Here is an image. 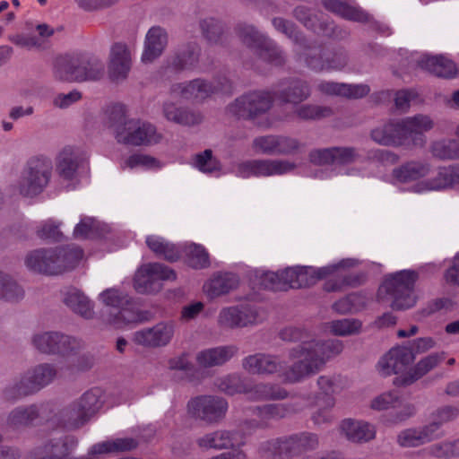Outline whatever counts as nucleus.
Wrapping results in <instances>:
<instances>
[{"instance_id": "6ab92c4d", "label": "nucleus", "mask_w": 459, "mask_h": 459, "mask_svg": "<svg viewBox=\"0 0 459 459\" xmlns=\"http://www.w3.org/2000/svg\"><path fill=\"white\" fill-rule=\"evenodd\" d=\"M33 345L46 354L70 355L81 347V342L58 332H44L32 338Z\"/></svg>"}, {"instance_id": "c03bdc74", "label": "nucleus", "mask_w": 459, "mask_h": 459, "mask_svg": "<svg viewBox=\"0 0 459 459\" xmlns=\"http://www.w3.org/2000/svg\"><path fill=\"white\" fill-rule=\"evenodd\" d=\"M147 247L157 255L164 257L168 261H176L180 255L179 247L166 241L163 238L150 235L146 238Z\"/></svg>"}, {"instance_id": "37998d69", "label": "nucleus", "mask_w": 459, "mask_h": 459, "mask_svg": "<svg viewBox=\"0 0 459 459\" xmlns=\"http://www.w3.org/2000/svg\"><path fill=\"white\" fill-rule=\"evenodd\" d=\"M163 113L168 120L185 126L195 125L201 120L199 114L183 109L171 100L164 103Z\"/></svg>"}, {"instance_id": "1a4fd4ad", "label": "nucleus", "mask_w": 459, "mask_h": 459, "mask_svg": "<svg viewBox=\"0 0 459 459\" xmlns=\"http://www.w3.org/2000/svg\"><path fill=\"white\" fill-rule=\"evenodd\" d=\"M218 388L227 394H244L251 401L281 400L287 397V392L277 385H253L241 379L238 375H229L217 382Z\"/></svg>"}, {"instance_id": "c85d7f7f", "label": "nucleus", "mask_w": 459, "mask_h": 459, "mask_svg": "<svg viewBox=\"0 0 459 459\" xmlns=\"http://www.w3.org/2000/svg\"><path fill=\"white\" fill-rule=\"evenodd\" d=\"M238 283L239 279L237 274L230 272H218L204 282L203 290L208 298L215 299L235 290Z\"/></svg>"}, {"instance_id": "f8f14e48", "label": "nucleus", "mask_w": 459, "mask_h": 459, "mask_svg": "<svg viewBox=\"0 0 459 459\" xmlns=\"http://www.w3.org/2000/svg\"><path fill=\"white\" fill-rule=\"evenodd\" d=\"M296 168L297 164L289 160L264 159L236 163L230 172L241 178L275 177L292 173Z\"/></svg>"}, {"instance_id": "b1692460", "label": "nucleus", "mask_w": 459, "mask_h": 459, "mask_svg": "<svg viewBox=\"0 0 459 459\" xmlns=\"http://www.w3.org/2000/svg\"><path fill=\"white\" fill-rule=\"evenodd\" d=\"M56 368L48 363L39 364L26 371L16 387L20 394H29L49 385L56 377Z\"/></svg>"}, {"instance_id": "c9c22d12", "label": "nucleus", "mask_w": 459, "mask_h": 459, "mask_svg": "<svg viewBox=\"0 0 459 459\" xmlns=\"http://www.w3.org/2000/svg\"><path fill=\"white\" fill-rule=\"evenodd\" d=\"M117 163L122 170L157 171L163 167L160 160L143 153H134L128 157H122Z\"/></svg>"}, {"instance_id": "9b49d317", "label": "nucleus", "mask_w": 459, "mask_h": 459, "mask_svg": "<svg viewBox=\"0 0 459 459\" xmlns=\"http://www.w3.org/2000/svg\"><path fill=\"white\" fill-rule=\"evenodd\" d=\"M104 403V392L100 388H92L61 412L64 425L77 428L93 417Z\"/></svg>"}, {"instance_id": "72a5a7b5", "label": "nucleus", "mask_w": 459, "mask_h": 459, "mask_svg": "<svg viewBox=\"0 0 459 459\" xmlns=\"http://www.w3.org/2000/svg\"><path fill=\"white\" fill-rule=\"evenodd\" d=\"M318 90L326 95L342 96L351 99H358L366 96L369 92L367 84H347L333 82H322L317 86Z\"/></svg>"}, {"instance_id": "f03ea898", "label": "nucleus", "mask_w": 459, "mask_h": 459, "mask_svg": "<svg viewBox=\"0 0 459 459\" xmlns=\"http://www.w3.org/2000/svg\"><path fill=\"white\" fill-rule=\"evenodd\" d=\"M359 154L351 147H333L314 150L309 153V161L316 166L325 167L316 169L307 176L316 179H330L338 175L351 177H368L370 172L355 168L351 164L358 160Z\"/></svg>"}, {"instance_id": "9d476101", "label": "nucleus", "mask_w": 459, "mask_h": 459, "mask_svg": "<svg viewBox=\"0 0 459 459\" xmlns=\"http://www.w3.org/2000/svg\"><path fill=\"white\" fill-rule=\"evenodd\" d=\"M117 143L130 146H151L160 142L162 135L156 126L136 118L119 120L114 126Z\"/></svg>"}, {"instance_id": "8fccbe9b", "label": "nucleus", "mask_w": 459, "mask_h": 459, "mask_svg": "<svg viewBox=\"0 0 459 459\" xmlns=\"http://www.w3.org/2000/svg\"><path fill=\"white\" fill-rule=\"evenodd\" d=\"M39 415V409L37 405L16 408L9 414L7 424L10 428L19 429L30 424Z\"/></svg>"}, {"instance_id": "473e14b6", "label": "nucleus", "mask_w": 459, "mask_h": 459, "mask_svg": "<svg viewBox=\"0 0 459 459\" xmlns=\"http://www.w3.org/2000/svg\"><path fill=\"white\" fill-rule=\"evenodd\" d=\"M371 139L385 146H400L404 143L403 132L399 122L390 121L378 126L371 131Z\"/></svg>"}, {"instance_id": "09e8293b", "label": "nucleus", "mask_w": 459, "mask_h": 459, "mask_svg": "<svg viewBox=\"0 0 459 459\" xmlns=\"http://www.w3.org/2000/svg\"><path fill=\"white\" fill-rule=\"evenodd\" d=\"M317 385L325 397H333L349 386V380L340 375H325L319 377Z\"/></svg>"}, {"instance_id": "79ce46f5", "label": "nucleus", "mask_w": 459, "mask_h": 459, "mask_svg": "<svg viewBox=\"0 0 459 459\" xmlns=\"http://www.w3.org/2000/svg\"><path fill=\"white\" fill-rule=\"evenodd\" d=\"M236 441V434L228 430H218L198 438L197 444L204 449H224L232 446Z\"/></svg>"}, {"instance_id": "a878e982", "label": "nucleus", "mask_w": 459, "mask_h": 459, "mask_svg": "<svg viewBox=\"0 0 459 459\" xmlns=\"http://www.w3.org/2000/svg\"><path fill=\"white\" fill-rule=\"evenodd\" d=\"M168 42L169 34L165 28L158 25L151 27L144 37L141 62L144 65L153 63L163 54Z\"/></svg>"}, {"instance_id": "ea45409f", "label": "nucleus", "mask_w": 459, "mask_h": 459, "mask_svg": "<svg viewBox=\"0 0 459 459\" xmlns=\"http://www.w3.org/2000/svg\"><path fill=\"white\" fill-rule=\"evenodd\" d=\"M200 48L195 43L182 46L172 57L170 65L177 70H189L196 66Z\"/></svg>"}, {"instance_id": "c756f323", "label": "nucleus", "mask_w": 459, "mask_h": 459, "mask_svg": "<svg viewBox=\"0 0 459 459\" xmlns=\"http://www.w3.org/2000/svg\"><path fill=\"white\" fill-rule=\"evenodd\" d=\"M218 91L204 80L197 79L188 82L174 84L171 88V98L180 97L184 100H202Z\"/></svg>"}, {"instance_id": "4468645a", "label": "nucleus", "mask_w": 459, "mask_h": 459, "mask_svg": "<svg viewBox=\"0 0 459 459\" xmlns=\"http://www.w3.org/2000/svg\"><path fill=\"white\" fill-rule=\"evenodd\" d=\"M318 444L317 435L303 432L284 439L269 441L263 446V449L264 452H270L273 455H278L281 458H288L314 450L318 446Z\"/></svg>"}, {"instance_id": "e2e57ef3", "label": "nucleus", "mask_w": 459, "mask_h": 459, "mask_svg": "<svg viewBox=\"0 0 459 459\" xmlns=\"http://www.w3.org/2000/svg\"><path fill=\"white\" fill-rule=\"evenodd\" d=\"M202 31L206 39L212 44L221 41L223 28L221 23L214 18H205L200 23Z\"/></svg>"}, {"instance_id": "4d7b16f0", "label": "nucleus", "mask_w": 459, "mask_h": 459, "mask_svg": "<svg viewBox=\"0 0 459 459\" xmlns=\"http://www.w3.org/2000/svg\"><path fill=\"white\" fill-rule=\"evenodd\" d=\"M400 401L399 394L394 390H389L374 396L369 402V408L376 411L394 409Z\"/></svg>"}, {"instance_id": "bf43d9fd", "label": "nucleus", "mask_w": 459, "mask_h": 459, "mask_svg": "<svg viewBox=\"0 0 459 459\" xmlns=\"http://www.w3.org/2000/svg\"><path fill=\"white\" fill-rule=\"evenodd\" d=\"M335 404L333 397L318 398L316 405L318 409L313 413L312 420L316 425L330 422L333 420L331 410Z\"/></svg>"}, {"instance_id": "7c9ffc66", "label": "nucleus", "mask_w": 459, "mask_h": 459, "mask_svg": "<svg viewBox=\"0 0 459 459\" xmlns=\"http://www.w3.org/2000/svg\"><path fill=\"white\" fill-rule=\"evenodd\" d=\"M445 359V353H432L421 359L413 368H410L405 376L394 379L396 386H407L425 376L431 369L436 368Z\"/></svg>"}, {"instance_id": "0eeeda50", "label": "nucleus", "mask_w": 459, "mask_h": 459, "mask_svg": "<svg viewBox=\"0 0 459 459\" xmlns=\"http://www.w3.org/2000/svg\"><path fill=\"white\" fill-rule=\"evenodd\" d=\"M429 171L428 162L411 160L394 169L385 180L402 192L423 195L435 192L436 175L425 178Z\"/></svg>"}, {"instance_id": "a18cd8bd", "label": "nucleus", "mask_w": 459, "mask_h": 459, "mask_svg": "<svg viewBox=\"0 0 459 459\" xmlns=\"http://www.w3.org/2000/svg\"><path fill=\"white\" fill-rule=\"evenodd\" d=\"M459 190V165L440 167L436 173L435 192Z\"/></svg>"}, {"instance_id": "7ed1b4c3", "label": "nucleus", "mask_w": 459, "mask_h": 459, "mask_svg": "<svg viewBox=\"0 0 459 459\" xmlns=\"http://www.w3.org/2000/svg\"><path fill=\"white\" fill-rule=\"evenodd\" d=\"M98 300L105 307L102 321L115 328H123L148 319L136 301L122 288L112 287L101 291Z\"/></svg>"}, {"instance_id": "e433bc0d", "label": "nucleus", "mask_w": 459, "mask_h": 459, "mask_svg": "<svg viewBox=\"0 0 459 459\" xmlns=\"http://www.w3.org/2000/svg\"><path fill=\"white\" fill-rule=\"evenodd\" d=\"M237 351L238 348L234 345L207 349L197 354L196 360L203 367L219 366L230 360Z\"/></svg>"}, {"instance_id": "ddd939ff", "label": "nucleus", "mask_w": 459, "mask_h": 459, "mask_svg": "<svg viewBox=\"0 0 459 459\" xmlns=\"http://www.w3.org/2000/svg\"><path fill=\"white\" fill-rule=\"evenodd\" d=\"M174 270L160 263H149L138 268L134 278L135 290L142 294L157 293L162 289L165 281H175Z\"/></svg>"}, {"instance_id": "69168bd1", "label": "nucleus", "mask_w": 459, "mask_h": 459, "mask_svg": "<svg viewBox=\"0 0 459 459\" xmlns=\"http://www.w3.org/2000/svg\"><path fill=\"white\" fill-rule=\"evenodd\" d=\"M255 152L259 154H277V135L259 136L254 139L252 144Z\"/></svg>"}, {"instance_id": "13d9d810", "label": "nucleus", "mask_w": 459, "mask_h": 459, "mask_svg": "<svg viewBox=\"0 0 459 459\" xmlns=\"http://www.w3.org/2000/svg\"><path fill=\"white\" fill-rule=\"evenodd\" d=\"M22 297V289L8 275L0 273V299L16 301Z\"/></svg>"}, {"instance_id": "5fc2aeb1", "label": "nucleus", "mask_w": 459, "mask_h": 459, "mask_svg": "<svg viewBox=\"0 0 459 459\" xmlns=\"http://www.w3.org/2000/svg\"><path fill=\"white\" fill-rule=\"evenodd\" d=\"M367 298L360 293L350 294L333 305V309L340 314L354 313L367 305Z\"/></svg>"}, {"instance_id": "bb28decb", "label": "nucleus", "mask_w": 459, "mask_h": 459, "mask_svg": "<svg viewBox=\"0 0 459 459\" xmlns=\"http://www.w3.org/2000/svg\"><path fill=\"white\" fill-rule=\"evenodd\" d=\"M403 140L410 139L414 145L423 146L426 143L425 133L434 127V121L429 116L416 115L399 122Z\"/></svg>"}, {"instance_id": "774afa93", "label": "nucleus", "mask_w": 459, "mask_h": 459, "mask_svg": "<svg viewBox=\"0 0 459 459\" xmlns=\"http://www.w3.org/2000/svg\"><path fill=\"white\" fill-rule=\"evenodd\" d=\"M8 39L18 48L30 50L42 46V40L30 33L19 32L8 37Z\"/></svg>"}, {"instance_id": "603ef678", "label": "nucleus", "mask_w": 459, "mask_h": 459, "mask_svg": "<svg viewBox=\"0 0 459 459\" xmlns=\"http://www.w3.org/2000/svg\"><path fill=\"white\" fill-rule=\"evenodd\" d=\"M430 152L440 160L459 159V143L454 139L434 141L430 145Z\"/></svg>"}, {"instance_id": "4c0bfd02", "label": "nucleus", "mask_w": 459, "mask_h": 459, "mask_svg": "<svg viewBox=\"0 0 459 459\" xmlns=\"http://www.w3.org/2000/svg\"><path fill=\"white\" fill-rule=\"evenodd\" d=\"M64 302L74 312L84 318L92 317L93 304L80 290L69 289L64 296Z\"/></svg>"}, {"instance_id": "393cba45", "label": "nucleus", "mask_w": 459, "mask_h": 459, "mask_svg": "<svg viewBox=\"0 0 459 459\" xmlns=\"http://www.w3.org/2000/svg\"><path fill=\"white\" fill-rule=\"evenodd\" d=\"M357 264L356 259L345 258L322 267L299 266V273H296L298 280L290 281V282H293L294 286L298 288L308 287L322 279L335 274L341 268L352 267Z\"/></svg>"}, {"instance_id": "f257e3e1", "label": "nucleus", "mask_w": 459, "mask_h": 459, "mask_svg": "<svg viewBox=\"0 0 459 459\" xmlns=\"http://www.w3.org/2000/svg\"><path fill=\"white\" fill-rule=\"evenodd\" d=\"M280 334L283 341L299 342L289 351L291 365H285L275 356L257 353L245 358L243 368L253 374L278 373L284 381L297 383L316 374L328 359L340 354L343 348L341 341H321L300 327H286Z\"/></svg>"}, {"instance_id": "49530a36", "label": "nucleus", "mask_w": 459, "mask_h": 459, "mask_svg": "<svg viewBox=\"0 0 459 459\" xmlns=\"http://www.w3.org/2000/svg\"><path fill=\"white\" fill-rule=\"evenodd\" d=\"M83 64L88 65V70H80L74 74H69L68 75H63L58 72L60 77L65 79H77L79 82H82L87 80H98L102 76L104 65L98 57L88 56L85 61H83Z\"/></svg>"}, {"instance_id": "0e129e2a", "label": "nucleus", "mask_w": 459, "mask_h": 459, "mask_svg": "<svg viewBox=\"0 0 459 459\" xmlns=\"http://www.w3.org/2000/svg\"><path fill=\"white\" fill-rule=\"evenodd\" d=\"M61 226L62 223L54 219L43 221L37 227V236L42 239L57 240L62 235Z\"/></svg>"}, {"instance_id": "5701e85b", "label": "nucleus", "mask_w": 459, "mask_h": 459, "mask_svg": "<svg viewBox=\"0 0 459 459\" xmlns=\"http://www.w3.org/2000/svg\"><path fill=\"white\" fill-rule=\"evenodd\" d=\"M260 320L258 308L250 304L223 307L218 316V324L230 329L253 325Z\"/></svg>"}, {"instance_id": "cd10ccee", "label": "nucleus", "mask_w": 459, "mask_h": 459, "mask_svg": "<svg viewBox=\"0 0 459 459\" xmlns=\"http://www.w3.org/2000/svg\"><path fill=\"white\" fill-rule=\"evenodd\" d=\"M339 429L352 443H366L375 438V425L358 419H344L339 424Z\"/></svg>"}, {"instance_id": "6e6552de", "label": "nucleus", "mask_w": 459, "mask_h": 459, "mask_svg": "<svg viewBox=\"0 0 459 459\" xmlns=\"http://www.w3.org/2000/svg\"><path fill=\"white\" fill-rule=\"evenodd\" d=\"M52 169V161L48 157H32L24 167L15 188L25 197L39 195L50 181Z\"/></svg>"}, {"instance_id": "a211bd4d", "label": "nucleus", "mask_w": 459, "mask_h": 459, "mask_svg": "<svg viewBox=\"0 0 459 459\" xmlns=\"http://www.w3.org/2000/svg\"><path fill=\"white\" fill-rule=\"evenodd\" d=\"M228 409L227 402L217 396L200 395L191 399L187 403L190 417L212 423L221 419Z\"/></svg>"}, {"instance_id": "412c9836", "label": "nucleus", "mask_w": 459, "mask_h": 459, "mask_svg": "<svg viewBox=\"0 0 459 459\" xmlns=\"http://www.w3.org/2000/svg\"><path fill=\"white\" fill-rule=\"evenodd\" d=\"M134 51V44L128 45L125 42H116L111 46L108 55V74L112 81L119 82L127 78L132 68Z\"/></svg>"}, {"instance_id": "2eb2a0df", "label": "nucleus", "mask_w": 459, "mask_h": 459, "mask_svg": "<svg viewBox=\"0 0 459 459\" xmlns=\"http://www.w3.org/2000/svg\"><path fill=\"white\" fill-rule=\"evenodd\" d=\"M238 33L245 45L264 60L275 65L283 61L279 48L264 34L259 32L254 26L248 24L239 25Z\"/></svg>"}, {"instance_id": "a19ab883", "label": "nucleus", "mask_w": 459, "mask_h": 459, "mask_svg": "<svg viewBox=\"0 0 459 459\" xmlns=\"http://www.w3.org/2000/svg\"><path fill=\"white\" fill-rule=\"evenodd\" d=\"M323 5L326 10L347 20L355 22L368 20V14L363 10L341 0H324Z\"/></svg>"}, {"instance_id": "f3484780", "label": "nucleus", "mask_w": 459, "mask_h": 459, "mask_svg": "<svg viewBox=\"0 0 459 459\" xmlns=\"http://www.w3.org/2000/svg\"><path fill=\"white\" fill-rule=\"evenodd\" d=\"M176 323L172 320L160 321L152 327H145L134 333L133 342L145 348L168 346L176 333Z\"/></svg>"}, {"instance_id": "20e7f679", "label": "nucleus", "mask_w": 459, "mask_h": 459, "mask_svg": "<svg viewBox=\"0 0 459 459\" xmlns=\"http://www.w3.org/2000/svg\"><path fill=\"white\" fill-rule=\"evenodd\" d=\"M137 441L131 437H122L102 441L93 445L87 455L74 456L78 441L71 436L55 437L44 446L45 455L41 459H95L98 455L129 451L137 446Z\"/></svg>"}, {"instance_id": "dca6fc26", "label": "nucleus", "mask_w": 459, "mask_h": 459, "mask_svg": "<svg viewBox=\"0 0 459 459\" xmlns=\"http://www.w3.org/2000/svg\"><path fill=\"white\" fill-rule=\"evenodd\" d=\"M415 357L410 348L397 346L390 349L377 361L376 368L382 377L396 375V377L405 376Z\"/></svg>"}, {"instance_id": "de8ad7c7", "label": "nucleus", "mask_w": 459, "mask_h": 459, "mask_svg": "<svg viewBox=\"0 0 459 459\" xmlns=\"http://www.w3.org/2000/svg\"><path fill=\"white\" fill-rule=\"evenodd\" d=\"M296 410L283 403L267 404L263 407H257L255 413L259 420H255V427L264 425L269 420H278L287 416Z\"/></svg>"}, {"instance_id": "680f3d73", "label": "nucleus", "mask_w": 459, "mask_h": 459, "mask_svg": "<svg viewBox=\"0 0 459 459\" xmlns=\"http://www.w3.org/2000/svg\"><path fill=\"white\" fill-rule=\"evenodd\" d=\"M361 328V322L357 319H341L329 324L331 333L335 335H351L359 333Z\"/></svg>"}, {"instance_id": "423d86ee", "label": "nucleus", "mask_w": 459, "mask_h": 459, "mask_svg": "<svg viewBox=\"0 0 459 459\" xmlns=\"http://www.w3.org/2000/svg\"><path fill=\"white\" fill-rule=\"evenodd\" d=\"M82 256V250L74 246L57 249H38L27 255L25 264L31 271L57 274L74 268Z\"/></svg>"}, {"instance_id": "4be33fe9", "label": "nucleus", "mask_w": 459, "mask_h": 459, "mask_svg": "<svg viewBox=\"0 0 459 459\" xmlns=\"http://www.w3.org/2000/svg\"><path fill=\"white\" fill-rule=\"evenodd\" d=\"M272 105V96L264 91L244 94L229 107V111L238 117L253 118L267 111Z\"/></svg>"}, {"instance_id": "6e6d98bb", "label": "nucleus", "mask_w": 459, "mask_h": 459, "mask_svg": "<svg viewBox=\"0 0 459 459\" xmlns=\"http://www.w3.org/2000/svg\"><path fill=\"white\" fill-rule=\"evenodd\" d=\"M107 226L91 217H83L74 230L76 238H91L102 234Z\"/></svg>"}, {"instance_id": "2f4dec72", "label": "nucleus", "mask_w": 459, "mask_h": 459, "mask_svg": "<svg viewBox=\"0 0 459 459\" xmlns=\"http://www.w3.org/2000/svg\"><path fill=\"white\" fill-rule=\"evenodd\" d=\"M299 273V265L287 267L279 272H265L261 275V284L265 289L282 290L287 287L296 288L290 281L298 280L297 274Z\"/></svg>"}, {"instance_id": "3c124183", "label": "nucleus", "mask_w": 459, "mask_h": 459, "mask_svg": "<svg viewBox=\"0 0 459 459\" xmlns=\"http://www.w3.org/2000/svg\"><path fill=\"white\" fill-rule=\"evenodd\" d=\"M194 167L199 171L215 177L226 174L227 171L223 170L219 161L212 156L211 150L197 154L194 160Z\"/></svg>"}, {"instance_id": "864d4df0", "label": "nucleus", "mask_w": 459, "mask_h": 459, "mask_svg": "<svg viewBox=\"0 0 459 459\" xmlns=\"http://www.w3.org/2000/svg\"><path fill=\"white\" fill-rule=\"evenodd\" d=\"M185 254L187 264L195 269H203L210 265L209 254L202 245L191 243L186 246Z\"/></svg>"}, {"instance_id": "58836bf2", "label": "nucleus", "mask_w": 459, "mask_h": 459, "mask_svg": "<svg viewBox=\"0 0 459 459\" xmlns=\"http://www.w3.org/2000/svg\"><path fill=\"white\" fill-rule=\"evenodd\" d=\"M88 57L87 55L76 56H64L56 59L54 66V77L60 82H72L77 81V79H65L61 78L59 73L63 75H68L69 74H74L80 70H88L87 64H83V61Z\"/></svg>"}, {"instance_id": "aec40b11", "label": "nucleus", "mask_w": 459, "mask_h": 459, "mask_svg": "<svg viewBox=\"0 0 459 459\" xmlns=\"http://www.w3.org/2000/svg\"><path fill=\"white\" fill-rule=\"evenodd\" d=\"M86 151L82 146H65L57 154L56 159V170L59 178L67 182L66 187L74 189L73 183L77 177L81 162L86 158Z\"/></svg>"}, {"instance_id": "39448f33", "label": "nucleus", "mask_w": 459, "mask_h": 459, "mask_svg": "<svg viewBox=\"0 0 459 459\" xmlns=\"http://www.w3.org/2000/svg\"><path fill=\"white\" fill-rule=\"evenodd\" d=\"M418 273L413 270H401L385 276L377 298L379 302L389 303L394 310H405L415 306L417 296L414 284Z\"/></svg>"}, {"instance_id": "052dcab7", "label": "nucleus", "mask_w": 459, "mask_h": 459, "mask_svg": "<svg viewBox=\"0 0 459 459\" xmlns=\"http://www.w3.org/2000/svg\"><path fill=\"white\" fill-rule=\"evenodd\" d=\"M309 94L310 91L306 82L295 81L290 83L288 92H282L281 98L285 102L299 103L306 100Z\"/></svg>"}, {"instance_id": "f704fd0d", "label": "nucleus", "mask_w": 459, "mask_h": 459, "mask_svg": "<svg viewBox=\"0 0 459 459\" xmlns=\"http://www.w3.org/2000/svg\"><path fill=\"white\" fill-rule=\"evenodd\" d=\"M423 69L440 77H452L456 74L455 63L444 56L423 54L418 61Z\"/></svg>"}, {"instance_id": "338daca9", "label": "nucleus", "mask_w": 459, "mask_h": 459, "mask_svg": "<svg viewBox=\"0 0 459 459\" xmlns=\"http://www.w3.org/2000/svg\"><path fill=\"white\" fill-rule=\"evenodd\" d=\"M397 443L403 447H415L424 444L419 428L402 430L397 436Z\"/></svg>"}]
</instances>
